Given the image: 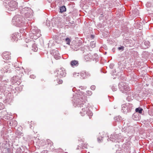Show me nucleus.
I'll list each match as a JSON object with an SVG mask.
<instances>
[{"mask_svg": "<svg viewBox=\"0 0 153 153\" xmlns=\"http://www.w3.org/2000/svg\"><path fill=\"white\" fill-rule=\"evenodd\" d=\"M120 136H119L117 134H113L111 135L110 136V137L108 139H107L108 141H109L108 139L112 142H119L120 140Z\"/></svg>", "mask_w": 153, "mask_h": 153, "instance_id": "nucleus-9", "label": "nucleus"}, {"mask_svg": "<svg viewBox=\"0 0 153 153\" xmlns=\"http://www.w3.org/2000/svg\"><path fill=\"white\" fill-rule=\"evenodd\" d=\"M146 5L147 7H150V10L153 12V4H152L150 2H148Z\"/></svg>", "mask_w": 153, "mask_h": 153, "instance_id": "nucleus-18", "label": "nucleus"}, {"mask_svg": "<svg viewBox=\"0 0 153 153\" xmlns=\"http://www.w3.org/2000/svg\"><path fill=\"white\" fill-rule=\"evenodd\" d=\"M135 53H137V52H135Z\"/></svg>", "mask_w": 153, "mask_h": 153, "instance_id": "nucleus-59", "label": "nucleus"}, {"mask_svg": "<svg viewBox=\"0 0 153 153\" xmlns=\"http://www.w3.org/2000/svg\"><path fill=\"white\" fill-rule=\"evenodd\" d=\"M103 138V137H99L97 138V140H98V142L99 143L101 142L102 141V139Z\"/></svg>", "mask_w": 153, "mask_h": 153, "instance_id": "nucleus-31", "label": "nucleus"}, {"mask_svg": "<svg viewBox=\"0 0 153 153\" xmlns=\"http://www.w3.org/2000/svg\"><path fill=\"white\" fill-rule=\"evenodd\" d=\"M132 107V104L129 103L123 104L122 105V111L124 113H126L131 111Z\"/></svg>", "mask_w": 153, "mask_h": 153, "instance_id": "nucleus-7", "label": "nucleus"}, {"mask_svg": "<svg viewBox=\"0 0 153 153\" xmlns=\"http://www.w3.org/2000/svg\"><path fill=\"white\" fill-rule=\"evenodd\" d=\"M5 149L6 150V153H10V148H9Z\"/></svg>", "mask_w": 153, "mask_h": 153, "instance_id": "nucleus-38", "label": "nucleus"}, {"mask_svg": "<svg viewBox=\"0 0 153 153\" xmlns=\"http://www.w3.org/2000/svg\"><path fill=\"white\" fill-rule=\"evenodd\" d=\"M124 124L127 125V126L125 132H127L128 136H129L131 134H132L134 132V128L133 126H130V123L128 121H125Z\"/></svg>", "mask_w": 153, "mask_h": 153, "instance_id": "nucleus-6", "label": "nucleus"}, {"mask_svg": "<svg viewBox=\"0 0 153 153\" xmlns=\"http://www.w3.org/2000/svg\"><path fill=\"white\" fill-rule=\"evenodd\" d=\"M7 10L11 11L15 10L17 8V3L15 1L10 0L7 2L6 4H4Z\"/></svg>", "mask_w": 153, "mask_h": 153, "instance_id": "nucleus-4", "label": "nucleus"}, {"mask_svg": "<svg viewBox=\"0 0 153 153\" xmlns=\"http://www.w3.org/2000/svg\"><path fill=\"white\" fill-rule=\"evenodd\" d=\"M114 66V64L113 63L109 65V67L110 68L112 69L113 68Z\"/></svg>", "mask_w": 153, "mask_h": 153, "instance_id": "nucleus-40", "label": "nucleus"}, {"mask_svg": "<svg viewBox=\"0 0 153 153\" xmlns=\"http://www.w3.org/2000/svg\"><path fill=\"white\" fill-rule=\"evenodd\" d=\"M48 1L50 3L51 1V0H48Z\"/></svg>", "mask_w": 153, "mask_h": 153, "instance_id": "nucleus-52", "label": "nucleus"}, {"mask_svg": "<svg viewBox=\"0 0 153 153\" xmlns=\"http://www.w3.org/2000/svg\"><path fill=\"white\" fill-rule=\"evenodd\" d=\"M4 108V106L2 103L0 102V110L3 109Z\"/></svg>", "mask_w": 153, "mask_h": 153, "instance_id": "nucleus-37", "label": "nucleus"}, {"mask_svg": "<svg viewBox=\"0 0 153 153\" xmlns=\"http://www.w3.org/2000/svg\"><path fill=\"white\" fill-rule=\"evenodd\" d=\"M143 109L140 107L137 108L135 109V112L139 113L140 114H141L142 113V111H143Z\"/></svg>", "mask_w": 153, "mask_h": 153, "instance_id": "nucleus-22", "label": "nucleus"}, {"mask_svg": "<svg viewBox=\"0 0 153 153\" xmlns=\"http://www.w3.org/2000/svg\"><path fill=\"white\" fill-rule=\"evenodd\" d=\"M85 74V71H82L80 73V75L82 79H84L86 78Z\"/></svg>", "mask_w": 153, "mask_h": 153, "instance_id": "nucleus-23", "label": "nucleus"}, {"mask_svg": "<svg viewBox=\"0 0 153 153\" xmlns=\"http://www.w3.org/2000/svg\"><path fill=\"white\" fill-rule=\"evenodd\" d=\"M51 53L53 56L54 58L56 59H59L61 58L59 55L58 51L57 50H52L51 51Z\"/></svg>", "mask_w": 153, "mask_h": 153, "instance_id": "nucleus-10", "label": "nucleus"}, {"mask_svg": "<svg viewBox=\"0 0 153 153\" xmlns=\"http://www.w3.org/2000/svg\"><path fill=\"white\" fill-rule=\"evenodd\" d=\"M11 39L13 41H17L18 40L17 35L16 33H13L12 35Z\"/></svg>", "mask_w": 153, "mask_h": 153, "instance_id": "nucleus-17", "label": "nucleus"}, {"mask_svg": "<svg viewBox=\"0 0 153 153\" xmlns=\"http://www.w3.org/2000/svg\"><path fill=\"white\" fill-rule=\"evenodd\" d=\"M15 124L16 125V123H17V122H15Z\"/></svg>", "mask_w": 153, "mask_h": 153, "instance_id": "nucleus-56", "label": "nucleus"}, {"mask_svg": "<svg viewBox=\"0 0 153 153\" xmlns=\"http://www.w3.org/2000/svg\"><path fill=\"white\" fill-rule=\"evenodd\" d=\"M139 114L137 113H134L132 115V118L134 120L137 121L140 120Z\"/></svg>", "mask_w": 153, "mask_h": 153, "instance_id": "nucleus-15", "label": "nucleus"}, {"mask_svg": "<svg viewBox=\"0 0 153 153\" xmlns=\"http://www.w3.org/2000/svg\"><path fill=\"white\" fill-rule=\"evenodd\" d=\"M91 37L92 39H94V35H91Z\"/></svg>", "mask_w": 153, "mask_h": 153, "instance_id": "nucleus-48", "label": "nucleus"}, {"mask_svg": "<svg viewBox=\"0 0 153 153\" xmlns=\"http://www.w3.org/2000/svg\"><path fill=\"white\" fill-rule=\"evenodd\" d=\"M114 120L115 121H120L122 120V118L119 116H117L114 118Z\"/></svg>", "mask_w": 153, "mask_h": 153, "instance_id": "nucleus-21", "label": "nucleus"}, {"mask_svg": "<svg viewBox=\"0 0 153 153\" xmlns=\"http://www.w3.org/2000/svg\"><path fill=\"white\" fill-rule=\"evenodd\" d=\"M150 42L149 41H146L144 42V46L143 47L144 48L146 49L148 48L149 47Z\"/></svg>", "mask_w": 153, "mask_h": 153, "instance_id": "nucleus-19", "label": "nucleus"}, {"mask_svg": "<svg viewBox=\"0 0 153 153\" xmlns=\"http://www.w3.org/2000/svg\"><path fill=\"white\" fill-rule=\"evenodd\" d=\"M80 46H79V45H76L74 50L75 51V50H76V49H77L78 48H80Z\"/></svg>", "mask_w": 153, "mask_h": 153, "instance_id": "nucleus-42", "label": "nucleus"}, {"mask_svg": "<svg viewBox=\"0 0 153 153\" xmlns=\"http://www.w3.org/2000/svg\"><path fill=\"white\" fill-rule=\"evenodd\" d=\"M41 153H48V151L47 150H43Z\"/></svg>", "mask_w": 153, "mask_h": 153, "instance_id": "nucleus-43", "label": "nucleus"}, {"mask_svg": "<svg viewBox=\"0 0 153 153\" xmlns=\"http://www.w3.org/2000/svg\"><path fill=\"white\" fill-rule=\"evenodd\" d=\"M13 124V121H12L11 122H10V123H9V124L10 125H11V124Z\"/></svg>", "mask_w": 153, "mask_h": 153, "instance_id": "nucleus-50", "label": "nucleus"}, {"mask_svg": "<svg viewBox=\"0 0 153 153\" xmlns=\"http://www.w3.org/2000/svg\"><path fill=\"white\" fill-rule=\"evenodd\" d=\"M30 11H31L30 8L27 7H26L22 9L21 10L20 12L22 14H24L25 15V13H27V12H29Z\"/></svg>", "mask_w": 153, "mask_h": 153, "instance_id": "nucleus-16", "label": "nucleus"}, {"mask_svg": "<svg viewBox=\"0 0 153 153\" xmlns=\"http://www.w3.org/2000/svg\"><path fill=\"white\" fill-rule=\"evenodd\" d=\"M79 147H80V148H82V147H81L80 146H78V147L76 148V149H79Z\"/></svg>", "mask_w": 153, "mask_h": 153, "instance_id": "nucleus-49", "label": "nucleus"}, {"mask_svg": "<svg viewBox=\"0 0 153 153\" xmlns=\"http://www.w3.org/2000/svg\"><path fill=\"white\" fill-rule=\"evenodd\" d=\"M57 82L58 83H59V84H61L63 82L62 80L60 79H57Z\"/></svg>", "mask_w": 153, "mask_h": 153, "instance_id": "nucleus-33", "label": "nucleus"}, {"mask_svg": "<svg viewBox=\"0 0 153 153\" xmlns=\"http://www.w3.org/2000/svg\"><path fill=\"white\" fill-rule=\"evenodd\" d=\"M71 65L73 67H77L79 65V61L78 60H72L70 62Z\"/></svg>", "mask_w": 153, "mask_h": 153, "instance_id": "nucleus-14", "label": "nucleus"}, {"mask_svg": "<svg viewBox=\"0 0 153 153\" xmlns=\"http://www.w3.org/2000/svg\"><path fill=\"white\" fill-rule=\"evenodd\" d=\"M123 61H122V62H119L118 63V65H121L122 64V63H123Z\"/></svg>", "mask_w": 153, "mask_h": 153, "instance_id": "nucleus-46", "label": "nucleus"}, {"mask_svg": "<svg viewBox=\"0 0 153 153\" xmlns=\"http://www.w3.org/2000/svg\"><path fill=\"white\" fill-rule=\"evenodd\" d=\"M74 88H73L72 89V91H74Z\"/></svg>", "mask_w": 153, "mask_h": 153, "instance_id": "nucleus-55", "label": "nucleus"}, {"mask_svg": "<svg viewBox=\"0 0 153 153\" xmlns=\"http://www.w3.org/2000/svg\"><path fill=\"white\" fill-rule=\"evenodd\" d=\"M149 114L150 115H153V111L152 112H151L150 111H149Z\"/></svg>", "mask_w": 153, "mask_h": 153, "instance_id": "nucleus-45", "label": "nucleus"}, {"mask_svg": "<svg viewBox=\"0 0 153 153\" xmlns=\"http://www.w3.org/2000/svg\"><path fill=\"white\" fill-rule=\"evenodd\" d=\"M52 148V149L53 150L54 149L53 148Z\"/></svg>", "mask_w": 153, "mask_h": 153, "instance_id": "nucleus-58", "label": "nucleus"}, {"mask_svg": "<svg viewBox=\"0 0 153 153\" xmlns=\"http://www.w3.org/2000/svg\"><path fill=\"white\" fill-rule=\"evenodd\" d=\"M41 36V31L37 27L31 26L29 36L32 39H36Z\"/></svg>", "mask_w": 153, "mask_h": 153, "instance_id": "nucleus-3", "label": "nucleus"}, {"mask_svg": "<svg viewBox=\"0 0 153 153\" xmlns=\"http://www.w3.org/2000/svg\"><path fill=\"white\" fill-rule=\"evenodd\" d=\"M54 150H55V151L56 152L59 151V152H60V153H61V152H62V149H61L60 148H59L58 149H54Z\"/></svg>", "mask_w": 153, "mask_h": 153, "instance_id": "nucleus-36", "label": "nucleus"}, {"mask_svg": "<svg viewBox=\"0 0 153 153\" xmlns=\"http://www.w3.org/2000/svg\"><path fill=\"white\" fill-rule=\"evenodd\" d=\"M90 45L91 47L93 48L95 46V43L94 42H91L90 43Z\"/></svg>", "mask_w": 153, "mask_h": 153, "instance_id": "nucleus-29", "label": "nucleus"}, {"mask_svg": "<svg viewBox=\"0 0 153 153\" xmlns=\"http://www.w3.org/2000/svg\"><path fill=\"white\" fill-rule=\"evenodd\" d=\"M56 73L57 76L59 77H65L66 74L65 69L62 68L56 70L55 73Z\"/></svg>", "mask_w": 153, "mask_h": 153, "instance_id": "nucleus-8", "label": "nucleus"}, {"mask_svg": "<svg viewBox=\"0 0 153 153\" xmlns=\"http://www.w3.org/2000/svg\"><path fill=\"white\" fill-rule=\"evenodd\" d=\"M65 41L67 44L69 45L71 42V40L68 38H66L65 39Z\"/></svg>", "mask_w": 153, "mask_h": 153, "instance_id": "nucleus-28", "label": "nucleus"}, {"mask_svg": "<svg viewBox=\"0 0 153 153\" xmlns=\"http://www.w3.org/2000/svg\"><path fill=\"white\" fill-rule=\"evenodd\" d=\"M32 50H33L34 51H36L37 50V47H36L34 48V50L33 48L32 49Z\"/></svg>", "mask_w": 153, "mask_h": 153, "instance_id": "nucleus-47", "label": "nucleus"}, {"mask_svg": "<svg viewBox=\"0 0 153 153\" xmlns=\"http://www.w3.org/2000/svg\"><path fill=\"white\" fill-rule=\"evenodd\" d=\"M120 91L123 93H126L130 90V88L128 84L126 83L121 82L118 85Z\"/></svg>", "mask_w": 153, "mask_h": 153, "instance_id": "nucleus-5", "label": "nucleus"}, {"mask_svg": "<svg viewBox=\"0 0 153 153\" xmlns=\"http://www.w3.org/2000/svg\"><path fill=\"white\" fill-rule=\"evenodd\" d=\"M4 66H5L4 68H2L3 71H2V73L3 72L4 73H5L8 72H9V73L11 71L9 65L7 64H6ZM1 70L2 71V70Z\"/></svg>", "mask_w": 153, "mask_h": 153, "instance_id": "nucleus-11", "label": "nucleus"}, {"mask_svg": "<svg viewBox=\"0 0 153 153\" xmlns=\"http://www.w3.org/2000/svg\"><path fill=\"white\" fill-rule=\"evenodd\" d=\"M78 97L75 101H74L73 105L78 107H83L82 108V111H80V114L82 116H83L85 114V111L88 109V107H87V105H86L88 104L86 102L87 101V98L86 96L84 95L78 96Z\"/></svg>", "mask_w": 153, "mask_h": 153, "instance_id": "nucleus-1", "label": "nucleus"}, {"mask_svg": "<svg viewBox=\"0 0 153 153\" xmlns=\"http://www.w3.org/2000/svg\"><path fill=\"white\" fill-rule=\"evenodd\" d=\"M12 23L14 25L17 27H23L26 26L27 20L23 18L22 16L20 15H16L15 16L12 20Z\"/></svg>", "mask_w": 153, "mask_h": 153, "instance_id": "nucleus-2", "label": "nucleus"}, {"mask_svg": "<svg viewBox=\"0 0 153 153\" xmlns=\"http://www.w3.org/2000/svg\"><path fill=\"white\" fill-rule=\"evenodd\" d=\"M66 11V8L65 6H61L59 8V12L61 13H63Z\"/></svg>", "mask_w": 153, "mask_h": 153, "instance_id": "nucleus-20", "label": "nucleus"}, {"mask_svg": "<svg viewBox=\"0 0 153 153\" xmlns=\"http://www.w3.org/2000/svg\"><path fill=\"white\" fill-rule=\"evenodd\" d=\"M92 94V92L91 91H87V95L88 96H90Z\"/></svg>", "mask_w": 153, "mask_h": 153, "instance_id": "nucleus-35", "label": "nucleus"}, {"mask_svg": "<svg viewBox=\"0 0 153 153\" xmlns=\"http://www.w3.org/2000/svg\"><path fill=\"white\" fill-rule=\"evenodd\" d=\"M30 42H31V43H33V40L30 41Z\"/></svg>", "mask_w": 153, "mask_h": 153, "instance_id": "nucleus-54", "label": "nucleus"}, {"mask_svg": "<svg viewBox=\"0 0 153 153\" xmlns=\"http://www.w3.org/2000/svg\"><path fill=\"white\" fill-rule=\"evenodd\" d=\"M34 45H32V47H33V46H34Z\"/></svg>", "mask_w": 153, "mask_h": 153, "instance_id": "nucleus-57", "label": "nucleus"}, {"mask_svg": "<svg viewBox=\"0 0 153 153\" xmlns=\"http://www.w3.org/2000/svg\"><path fill=\"white\" fill-rule=\"evenodd\" d=\"M47 143L48 145L50 144L51 145V146L53 145L52 142L49 140H47Z\"/></svg>", "mask_w": 153, "mask_h": 153, "instance_id": "nucleus-32", "label": "nucleus"}, {"mask_svg": "<svg viewBox=\"0 0 153 153\" xmlns=\"http://www.w3.org/2000/svg\"><path fill=\"white\" fill-rule=\"evenodd\" d=\"M74 76V77H76L79 76V74L78 73H74L73 74Z\"/></svg>", "mask_w": 153, "mask_h": 153, "instance_id": "nucleus-39", "label": "nucleus"}, {"mask_svg": "<svg viewBox=\"0 0 153 153\" xmlns=\"http://www.w3.org/2000/svg\"><path fill=\"white\" fill-rule=\"evenodd\" d=\"M118 49L119 51H123L124 50V47L123 46H121L118 48Z\"/></svg>", "mask_w": 153, "mask_h": 153, "instance_id": "nucleus-34", "label": "nucleus"}, {"mask_svg": "<svg viewBox=\"0 0 153 153\" xmlns=\"http://www.w3.org/2000/svg\"><path fill=\"white\" fill-rule=\"evenodd\" d=\"M10 53L8 52H5L2 54V57L3 59H11Z\"/></svg>", "mask_w": 153, "mask_h": 153, "instance_id": "nucleus-13", "label": "nucleus"}, {"mask_svg": "<svg viewBox=\"0 0 153 153\" xmlns=\"http://www.w3.org/2000/svg\"><path fill=\"white\" fill-rule=\"evenodd\" d=\"M30 77L31 78L34 79L35 77V76L34 75H32L30 76Z\"/></svg>", "mask_w": 153, "mask_h": 153, "instance_id": "nucleus-44", "label": "nucleus"}, {"mask_svg": "<svg viewBox=\"0 0 153 153\" xmlns=\"http://www.w3.org/2000/svg\"><path fill=\"white\" fill-rule=\"evenodd\" d=\"M96 88V87L95 85H92L91 87V90H95V88Z\"/></svg>", "mask_w": 153, "mask_h": 153, "instance_id": "nucleus-41", "label": "nucleus"}, {"mask_svg": "<svg viewBox=\"0 0 153 153\" xmlns=\"http://www.w3.org/2000/svg\"><path fill=\"white\" fill-rule=\"evenodd\" d=\"M81 89H83L84 88L82 86H81Z\"/></svg>", "mask_w": 153, "mask_h": 153, "instance_id": "nucleus-53", "label": "nucleus"}, {"mask_svg": "<svg viewBox=\"0 0 153 153\" xmlns=\"http://www.w3.org/2000/svg\"><path fill=\"white\" fill-rule=\"evenodd\" d=\"M85 49V48L84 47H82V46L81 47L80 46V48H79L77 49H76V50H75V51L80 50L84 52Z\"/></svg>", "mask_w": 153, "mask_h": 153, "instance_id": "nucleus-26", "label": "nucleus"}, {"mask_svg": "<svg viewBox=\"0 0 153 153\" xmlns=\"http://www.w3.org/2000/svg\"><path fill=\"white\" fill-rule=\"evenodd\" d=\"M85 75H86V78L88 77L91 76L90 74L88 72H86L85 71Z\"/></svg>", "mask_w": 153, "mask_h": 153, "instance_id": "nucleus-30", "label": "nucleus"}, {"mask_svg": "<svg viewBox=\"0 0 153 153\" xmlns=\"http://www.w3.org/2000/svg\"><path fill=\"white\" fill-rule=\"evenodd\" d=\"M152 84L153 86V79H152Z\"/></svg>", "mask_w": 153, "mask_h": 153, "instance_id": "nucleus-51", "label": "nucleus"}, {"mask_svg": "<svg viewBox=\"0 0 153 153\" xmlns=\"http://www.w3.org/2000/svg\"><path fill=\"white\" fill-rule=\"evenodd\" d=\"M32 16L33 14L32 12H31V11H30L29 12H27V13H25V19H26L28 20H31Z\"/></svg>", "mask_w": 153, "mask_h": 153, "instance_id": "nucleus-12", "label": "nucleus"}, {"mask_svg": "<svg viewBox=\"0 0 153 153\" xmlns=\"http://www.w3.org/2000/svg\"><path fill=\"white\" fill-rule=\"evenodd\" d=\"M86 114L88 115L89 117V118H91V117L93 115V113L92 111L90 110H88L86 112Z\"/></svg>", "mask_w": 153, "mask_h": 153, "instance_id": "nucleus-24", "label": "nucleus"}, {"mask_svg": "<svg viewBox=\"0 0 153 153\" xmlns=\"http://www.w3.org/2000/svg\"><path fill=\"white\" fill-rule=\"evenodd\" d=\"M85 59H87V60H89L91 58V56L90 54H89L85 56Z\"/></svg>", "mask_w": 153, "mask_h": 153, "instance_id": "nucleus-25", "label": "nucleus"}, {"mask_svg": "<svg viewBox=\"0 0 153 153\" xmlns=\"http://www.w3.org/2000/svg\"><path fill=\"white\" fill-rule=\"evenodd\" d=\"M111 88L113 91H116L117 88L116 85H113L111 87Z\"/></svg>", "mask_w": 153, "mask_h": 153, "instance_id": "nucleus-27", "label": "nucleus"}]
</instances>
